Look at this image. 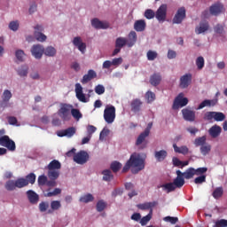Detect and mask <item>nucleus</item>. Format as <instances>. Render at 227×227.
Here are the masks:
<instances>
[{"label": "nucleus", "instance_id": "obj_6", "mask_svg": "<svg viewBox=\"0 0 227 227\" xmlns=\"http://www.w3.org/2000/svg\"><path fill=\"white\" fill-rule=\"evenodd\" d=\"M104 120L108 124L114 123V120H116V107L114 106L110 105L106 106L104 110Z\"/></svg>", "mask_w": 227, "mask_h": 227}, {"label": "nucleus", "instance_id": "obj_15", "mask_svg": "<svg viewBox=\"0 0 227 227\" xmlns=\"http://www.w3.org/2000/svg\"><path fill=\"white\" fill-rule=\"evenodd\" d=\"M176 174L177 176L174 179L173 184L176 186V189H182L185 185V179L182 175V171L176 170Z\"/></svg>", "mask_w": 227, "mask_h": 227}, {"label": "nucleus", "instance_id": "obj_37", "mask_svg": "<svg viewBox=\"0 0 227 227\" xmlns=\"http://www.w3.org/2000/svg\"><path fill=\"white\" fill-rule=\"evenodd\" d=\"M57 51L56 48L52 46H48L46 49L44 48L43 54L48 56L49 58H54L56 56Z\"/></svg>", "mask_w": 227, "mask_h": 227}, {"label": "nucleus", "instance_id": "obj_54", "mask_svg": "<svg viewBox=\"0 0 227 227\" xmlns=\"http://www.w3.org/2000/svg\"><path fill=\"white\" fill-rule=\"evenodd\" d=\"M226 118V115L221 112H215V117L214 120L215 121H223V120Z\"/></svg>", "mask_w": 227, "mask_h": 227}, {"label": "nucleus", "instance_id": "obj_4", "mask_svg": "<svg viewBox=\"0 0 227 227\" xmlns=\"http://www.w3.org/2000/svg\"><path fill=\"white\" fill-rule=\"evenodd\" d=\"M6 131L4 129H0V146H4L11 152H15V142L10 138V137L4 135Z\"/></svg>", "mask_w": 227, "mask_h": 227}, {"label": "nucleus", "instance_id": "obj_62", "mask_svg": "<svg viewBox=\"0 0 227 227\" xmlns=\"http://www.w3.org/2000/svg\"><path fill=\"white\" fill-rule=\"evenodd\" d=\"M15 56L18 61H20V62L24 61V56H25L24 51L22 50L16 51Z\"/></svg>", "mask_w": 227, "mask_h": 227}, {"label": "nucleus", "instance_id": "obj_43", "mask_svg": "<svg viewBox=\"0 0 227 227\" xmlns=\"http://www.w3.org/2000/svg\"><path fill=\"white\" fill-rule=\"evenodd\" d=\"M127 45V39L125 37H118L115 41V47L122 49Z\"/></svg>", "mask_w": 227, "mask_h": 227}, {"label": "nucleus", "instance_id": "obj_36", "mask_svg": "<svg viewBox=\"0 0 227 227\" xmlns=\"http://www.w3.org/2000/svg\"><path fill=\"white\" fill-rule=\"evenodd\" d=\"M103 175V180L105 182H111L114 178V176L113 175V172H111L110 169H106L102 171Z\"/></svg>", "mask_w": 227, "mask_h": 227}, {"label": "nucleus", "instance_id": "obj_19", "mask_svg": "<svg viewBox=\"0 0 227 227\" xmlns=\"http://www.w3.org/2000/svg\"><path fill=\"white\" fill-rule=\"evenodd\" d=\"M91 26L92 27H95V29H107L109 28V23L106 21H100V20L94 18L91 20Z\"/></svg>", "mask_w": 227, "mask_h": 227}, {"label": "nucleus", "instance_id": "obj_17", "mask_svg": "<svg viewBox=\"0 0 227 227\" xmlns=\"http://www.w3.org/2000/svg\"><path fill=\"white\" fill-rule=\"evenodd\" d=\"M192 82V74H186L180 78L179 87L182 90H185V88H189V85Z\"/></svg>", "mask_w": 227, "mask_h": 227}, {"label": "nucleus", "instance_id": "obj_13", "mask_svg": "<svg viewBox=\"0 0 227 227\" xmlns=\"http://www.w3.org/2000/svg\"><path fill=\"white\" fill-rule=\"evenodd\" d=\"M185 7H181L177 10L176 15L173 18V24H182L184 19L186 17Z\"/></svg>", "mask_w": 227, "mask_h": 227}, {"label": "nucleus", "instance_id": "obj_56", "mask_svg": "<svg viewBox=\"0 0 227 227\" xmlns=\"http://www.w3.org/2000/svg\"><path fill=\"white\" fill-rule=\"evenodd\" d=\"M196 65H197V68L199 70H201L203 67H205V59H203V57H199L196 59Z\"/></svg>", "mask_w": 227, "mask_h": 227}, {"label": "nucleus", "instance_id": "obj_9", "mask_svg": "<svg viewBox=\"0 0 227 227\" xmlns=\"http://www.w3.org/2000/svg\"><path fill=\"white\" fill-rule=\"evenodd\" d=\"M90 159V154L86 151H80L74 155V160L76 164H86Z\"/></svg>", "mask_w": 227, "mask_h": 227}, {"label": "nucleus", "instance_id": "obj_28", "mask_svg": "<svg viewBox=\"0 0 227 227\" xmlns=\"http://www.w3.org/2000/svg\"><path fill=\"white\" fill-rule=\"evenodd\" d=\"M143 106V102L140 99H133L130 103L131 112L132 113H139L141 111V107Z\"/></svg>", "mask_w": 227, "mask_h": 227}, {"label": "nucleus", "instance_id": "obj_60", "mask_svg": "<svg viewBox=\"0 0 227 227\" xmlns=\"http://www.w3.org/2000/svg\"><path fill=\"white\" fill-rule=\"evenodd\" d=\"M95 93H97V95H104V93H106V88L104 85H97L95 87Z\"/></svg>", "mask_w": 227, "mask_h": 227}, {"label": "nucleus", "instance_id": "obj_25", "mask_svg": "<svg viewBox=\"0 0 227 227\" xmlns=\"http://www.w3.org/2000/svg\"><path fill=\"white\" fill-rule=\"evenodd\" d=\"M97 77V73L93 69H90L87 74H84L81 82L82 84H88L90 81L95 79Z\"/></svg>", "mask_w": 227, "mask_h": 227}, {"label": "nucleus", "instance_id": "obj_35", "mask_svg": "<svg viewBox=\"0 0 227 227\" xmlns=\"http://www.w3.org/2000/svg\"><path fill=\"white\" fill-rule=\"evenodd\" d=\"M194 168H189L188 169L185 170V172H182V176L186 180H191V178H194Z\"/></svg>", "mask_w": 227, "mask_h": 227}, {"label": "nucleus", "instance_id": "obj_58", "mask_svg": "<svg viewBox=\"0 0 227 227\" xmlns=\"http://www.w3.org/2000/svg\"><path fill=\"white\" fill-rule=\"evenodd\" d=\"M39 210L40 212H47V210H49V202L42 201L39 204Z\"/></svg>", "mask_w": 227, "mask_h": 227}, {"label": "nucleus", "instance_id": "obj_59", "mask_svg": "<svg viewBox=\"0 0 227 227\" xmlns=\"http://www.w3.org/2000/svg\"><path fill=\"white\" fill-rule=\"evenodd\" d=\"M211 149L212 147L210 145H201L200 153H202V155H208V153H210Z\"/></svg>", "mask_w": 227, "mask_h": 227}, {"label": "nucleus", "instance_id": "obj_48", "mask_svg": "<svg viewBox=\"0 0 227 227\" xmlns=\"http://www.w3.org/2000/svg\"><path fill=\"white\" fill-rule=\"evenodd\" d=\"M12 91L5 90H4V93L2 95V100L3 102H10V99L12 98Z\"/></svg>", "mask_w": 227, "mask_h": 227}, {"label": "nucleus", "instance_id": "obj_44", "mask_svg": "<svg viewBox=\"0 0 227 227\" xmlns=\"http://www.w3.org/2000/svg\"><path fill=\"white\" fill-rule=\"evenodd\" d=\"M25 180L27 182V185H29V184L33 185V184L36 182V175H35V173H30L26 176Z\"/></svg>", "mask_w": 227, "mask_h": 227}, {"label": "nucleus", "instance_id": "obj_38", "mask_svg": "<svg viewBox=\"0 0 227 227\" xmlns=\"http://www.w3.org/2000/svg\"><path fill=\"white\" fill-rule=\"evenodd\" d=\"M29 72V67L27 66H21L18 68L17 74L20 77H27V74Z\"/></svg>", "mask_w": 227, "mask_h": 227}, {"label": "nucleus", "instance_id": "obj_55", "mask_svg": "<svg viewBox=\"0 0 227 227\" xmlns=\"http://www.w3.org/2000/svg\"><path fill=\"white\" fill-rule=\"evenodd\" d=\"M145 98L148 102V104L153 102V100H155V93L148 90L146 93H145Z\"/></svg>", "mask_w": 227, "mask_h": 227}, {"label": "nucleus", "instance_id": "obj_49", "mask_svg": "<svg viewBox=\"0 0 227 227\" xmlns=\"http://www.w3.org/2000/svg\"><path fill=\"white\" fill-rule=\"evenodd\" d=\"M106 207H107V203L104 200H98L96 206L98 212H104L106 210Z\"/></svg>", "mask_w": 227, "mask_h": 227}, {"label": "nucleus", "instance_id": "obj_8", "mask_svg": "<svg viewBox=\"0 0 227 227\" xmlns=\"http://www.w3.org/2000/svg\"><path fill=\"white\" fill-rule=\"evenodd\" d=\"M224 12H226V9H224V5L219 2L212 4L209 7V13L214 17H217L218 15H221V13H224Z\"/></svg>", "mask_w": 227, "mask_h": 227}, {"label": "nucleus", "instance_id": "obj_18", "mask_svg": "<svg viewBox=\"0 0 227 227\" xmlns=\"http://www.w3.org/2000/svg\"><path fill=\"white\" fill-rule=\"evenodd\" d=\"M182 114L184 120L185 121H194L196 120V112L189 109V108H184L182 110Z\"/></svg>", "mask_w": 227, "mask_h": 227}, {"label": "nucleus", "instance_id": "obj_42", "mask_svg": "<svg viewBox=\"0 0 227 227\" xmlns=\"http://www.w3.org/2000/svg\"><path fill=\"white\" fill-rule=\"evenodd\" d=\"M71 114L77 121H79L80 118H82V114H81V111H79L77 108H74V106L71 108Z\"/></svg>", "mask_w": 227, "mask_h": 227}, {"label": "nucleus", "instance_id": "obj_20", "mask_svg": "<svg viewBox=\"0 0 227 227\" xmlns=\"http://www.w3.org/2000/svg\"><path fill=\"white\" fill-rule=\"evenodd\" d=\"M75 93L76 98H78L80 102H83L84 104L88 102V100L86 99V94L82 93V86L81 85V83L75 84Z\"/></svg>", "mask_w": 227, "mask_h": 227}, {"label": "nucleus", "instance_id": "obj_51", "mask_svg": "<svg viewBox=\"0 0 227 227\" xmlns=\"http://www.w3.org/2000/svg\"><path fill=\"white\" fill-rule=\"evenodd\" d=\"M163 221H165V223H170V224H176V223H178V217H176V216H165L163 218Z\"/></svg>", "mask_w": 227, "mask_h": 227}, {"label": "nucleus", "instance_id": "obj_12", "mask_svg": "<svg viewBox=\"0 0 227 227\" xmlns=\"http://www.w3.org/2000/svg\"><path fill=\"white\" fill-rule=\"evenodd\" d=\"M168 13V5L162 4L159 7L154 17H156L159 22H164L166 20V15Z\"/></svg>", "mask_w": 227, "mask_h": 227}, {"label": "nucleus", "instance_id": "obj_7", "mask_svg": "<svg viewBox=\"0 0 227 227\" xmlns=\"http://www.w3.org/2000/svg\"><path fill=\"white\" fill-rule=\"evenodd\" d=\"M189 104V99L187 98H184V93L178 94V96L175 98L173 103V109H180V107H185Z\"/></svg>", "mask_w": 227, "mask_h": 227}, {"label": "nucleus", "instance_id": "obj_24", "mask_svg": "<svg viewBox=\"0 0 227 227\" xmlns=\"http://www.w3.org/2000/svg\"><path fill=\"white\" fill-rule=\"evenodd\" d=\"M136 42H137V34L136 31H130L128 35V39H126L128 47H134L136 45Z\"/></svg>", "mask_w": 227, "mask_h": 227}, {"label": "nucleus", "instance_id": "obj_21", "mask_svg": "<svg viewBox=\"0 0 227 227\" xmlns=\"http://www.w3.org/2000/svg\"><path fill=\"white\" fill-rule=\"evenodd\" d=\"M75 128L74 127H70L66 129H62L57 133V136L59 137H72L75 134Z\"/></svg>", "mask_w": 227, "mask_h": 227}, {"label": "nucleus", "instance_id": "obj_3", "mask_svg": "<svg viewBox=\"0 0 227 227\" xmlns=\"http://www.w3.org/2000/svg\"><path fill=\"white\" fill-rule=\"evenodd\" d=\"M27 187V181L24 177H20L17 180H9L5 184L7 191H15V189H22Z\"/></svg>", "mask_w": 227, "mask_h": 227}, {"label": "nucleus", "instance_id": "obj_30", "mask_svg": "<svg viewBox=\"0 0 227 227\" xmlns=\"http://www.w3.org/2000/svg\"><path fill=\"white\" fill-rule=\"evenodd\" d=\"M173 148L176 153H181L182 155H187V153H189V147H187V145L179 147L176 144H173Z\"/></svg>", "mask_w": 227, "mask_h": 227}, {"label": "nucleus", "instance_id": "obj_5", "mask_svg": "<svg viewBox=\"0 0 227 227\" xmlns=\"http://www.w3.org/2000/svg\"><path fill=\"white\" fill-rule=\"evenodd\" d=\"M72 105L62 104L58 111V116L61 118L63 121H70L72 120Z\"/></svg>", "mask_w": 227, "mask_h": 227}, {"label": "nucleus", "instance_id": "obj_46", "mask_svg": "<svg viewBox=\"0 0 227 227\" xmlns=\"http://www.w3.org/2000/svg\"><path fill=\"white\" fill-rule=\"evenodd\" d=\"M167 192H173L176 189L174 183H167L161 186Z\"/></svg>", "mask_w": 227, "mask_h": 227}, {"label": "nucleus", "instance_id": "obj_22", "mask_svg": "<svg viewBox=\"0 0 227 227\" xmlns=\"http://www.w3.org/2000/svg\"><path fill=\"white\" fill-rule=\"evenodd\" d=\"M73 44L77 47L78 51L82 52V54H84L86 52V43H82V40L81 37L76 36L73 40Z\"/></svg>", "mask_w": 227, "mask_h": 227}, {"label": "nucleus", "instance_id": "obj_45", "mask_svg": "<svg viewBox=\"0 0 227 227\" xmlns=\"http://www.w3.org/2000/svg\"><path fill=\"white\" fill-rule=\"evenodd\" d=\"M110 168L114 173H118V171L121 169V163H120L119 161H114L111 163Z\"/></svg>", "mask_w": 227, "mask_h": 227}, {"label": "nucleus", "instance_id": "obj_41", "mask_svg": "<svg viewBox=\"0 0 227 227\" xmlns=\"http://www.w3.org/2000/svg\"><path fill=\"white\" fill-rule=\"evenodd\" d=\"M51 189H48L46 191V193H44L45 198H52V196H58V194H61V189L55 188L53 192H49Z\"/></svg>", "mask_w": 227, "mask_h": 227}, {"label": "nucleus", "instance_id": "obj_33", "mask_svg": "<svg viewBox=\"0 0 227 227\" xmlns=\"http://www.w3.org/2000/svg\"><path fill=\"white\" fill-rule=\"evenodd\" d=\"M160 81H162L160 74H153L150 77V83L152 86H159V84H160Z\"/></svg>", "mask_w": 227, "mask_h": 227}, {"label": "nucleus", "instance_id": "obj_14", "mask_svg": "<svg viewBox=\"0 0 227 227\" xmlns=\"http://www.w3.org/2000/svg\"><path fill=\"white\" fill-rule=\"evenodd\" d=\"M159 205V202L153 201V202H145L142 204H137V207L139 210H150L149 214H153V207H157Z\"/></svg>", "mask_w": 227, "mask_h": 227}, {"label": "nucleus", "instance_id": "obj_31", "mask_svg": "<svg viewBox=\"0 0 227 227\" xmlns=\"http://www.w3.org/2000/svg\"><path fill=\"white\" fill-rule=\"evenodd\" d=\"M61 208V201L59 200H52L51 202V209L48 210V214H54V212L59 210Z\"/></svg>", "mask_w": 227, "mask_h": 227}, {"label": "nucleus", "instance_id": "obj_63", "mask_svg": "<svg viewBox=\"0 0 227 227\" xmlns=\"http://www.w3.org/2000/svg\"><path fill=\"white\" fill-rule=\"evenodd\" d=\"M121 63H123V59L121 57L112 59V67H120Z\"/></svg>", "mask_w": 227, "mask_h": 227}, {"label": "nucleus", "instance_id": "obj_27", "mask_svg": "<svg viewBox=\"0 0 227 227\" xmlns=\"http://www.w3.org/2000/svg\"><path fill=\"white\" fill-rule=\"evenodd\" d=\"M134 29L137 33H141L146 29V21L145 20H138L134 23Z\"/></svg>", "mask_w": 227, "mask_h": 227}, {"label": "nucleus", "instance_id": "obj_53", "mask_svg": "<svg viewBox=\"0 0 227 227\" xmlns=\"http://www.w3.org/2000/svg\"><path fill=\"white\" fill-rule=\"evenodd\" d=\"M207 171H208V168L207 167H202L196 169L194 168V172H195V175H197V176H201L205 175Z\"/></svg>", "mask_w": 227, "mask_h": 227}, {"label": "nucleus", "instance_id": "obj_23", "mask_svg": "<svg viewBox=\"0 0 227 227\" xmlns=\"http://www.w3.org/2000/svg\"><path fill=\"white\" fill-rule=\"evenodd\" d=\"M210 27V25L208 24V21L204 20L200 21L199 27H196L195 33L196 35H201V33H205L206 31H208Z\"/></svg>", "mask_w": 227, "mask_h": 227}, {"label": "nucleus", "instance_id": "obj_2", "mask_svg": "<svg viewBox=\"0 0 227 227\" xmlns=\"http://www.w3.org/2000/svg\"><path fill=\"white\" fill-rule=\"evenodd\" d=\"M48 178H59L61 163L58 160H51L47 166Z\"/></svg>", "mask_w": 227, "mask_h": 227}, {"label": "nucleus", "instance_id": "obj_47", "mask_svg": "<svg viewBox=\"0 0 227 227\" xmlns=\"http://www.w3.org/2000/svg\"><path fill=\"white\" fill-rule=\"evenodd\" d=\"M49 179L47 178V176L42 175L38 176L37 183L39 187H43V185H47V181Z\"/></svg>", "mask_w": 227, "mask_h": 227}, {"label": "nucleus", "instance_id": "obj_52", "mask_svg": "<svg viewBox=\"0 0 227 227\" xmlns=\"http://www.w3.org/2000/svg\"><path fill=\"white\" fill-rule=\"evenodd\" d=\"M152 215H153V214L149 213L147 215L141 218V220H140L141 226H146V224H148V223H150V220L152 219Z\"/></svg>", "mask_w": 227, "mask_h": 227}, {"label": "nucleus", "instance_id": "obj_61", "mask_svg": "<svg viewBox=\"0 0 227 227\" xmlns=\"http://www.w3.org/2000/svg\"><path fill=\"white\" fill-rule=\"evenodd\" d=\"M206 142H207V137H200L195 139L196 146H203L205 145Z\"/></svg>", "mask_w": 227, "mask_h": 227}, {"label": "nucleus", "instance_id": "obj_34", "mask_svg": "<svg viewBox=\"0 0 227 227\" xmlns=\"http://www.w3.org/2000/svg\"><path fill=\"white\" fill-rule=\"evenodd\" d=\"M209 134L212 137H219L221 134V127L215 125L209 129Z\"/></svg>", "mask_w": 227, "mask_h": 227}, {"label": "nucleus", "instance_id": "obj_39", "mask_svg": "<svg viewBox=\"0 0 227 227\" xmlns=\"http://www.w3.org/2000/svg\"><path fill=\"white\" fill-rule=\"evenodd\" d=\"M95 200V197H93V194L87 193L86 195H83L80 198L79 201L81 203H91Z\"/></svg>", "mask_w": 227, "mask_h": 227}, {"label": "nucleus", "instance_id": "obj_40", "mask_svg": "<svg viewBox=\"0 0 227 227\" xmlns=\"http://www.w3.org/2000/svg\"><path fill=\"white\" fill-rule=\"evenodd\" d=\"M223 193H224V190H223V187H217L213 192L212 196L213 198H215V200H219V198L223 197Z\"/></svg>", "mask_w": 227, "mask_h": 227}, {"label": "nucleus", "instance_id": "obj_32", "mask_svg": "<svg viewBox=\"0 0 227 227\" xmlns=\"http://www.w3.org/2000/svg\"><path fill=\"white\" fill-rule=\"evenodd\" d=\"M214 106H215V101L206 99L199 105V106L197 107V111L204 109V107H212Z\"/></svg>", "mask_w": 227, "mask_h": 227}, {"label": "nucleus", "instance_id": "obj_64", "mask_svg": "<svg viewBox=\"0 0 227 227\" xmlns=\"http://www.w3.org/2000/svg\"><path fill=\"white\" fill-rule=\"evenodd\" d=\"M9 28L11 31H18L19 30V21H11L9 24Z\"/></svg>", "mask_w": 227, "mask_h": 227}, {"label": "nucleus", "instance_id": "obj_50", "mask_svg": "<svg viewBox=\"0 0 227 227\" xmlns=\"http://www.w3.org/2000/svg\"><path fill=\"white\" fill-rule=\"evenodd\" d=\"M146 56H147L148 61H154V59H157L158 54H157V51H153L152 50H149L147 51Z\"/></svg>", "mask_w": 227, "mask_h": 227}, {"label": "nucleus", "instance_id": "obj_16", "mask_svg": "<svg viewBox=\"0 0 227 227\" xmlns=\"http://www.w3.org/2000/svg\"><path fill=\"white\" fill-rule=\"evenodd\" d=\"M42 31H43V27H42V25H37L35 27L34 36L37 42H45V40H47V35H43Z\"/></svg>", "mask_w": 227, "mask_h": 227}, {"label": "nucleus", "instance_id": "obj_57", "mask_svg": "<svg viewBox=\"0 0 227 227\" xmlns=\"http://www.w3.org/2000/svg\"><path fill=\"white\" fill-rule=\"evenodd\" d=\"M145 17L150 20L155 17V12L152 9H147L145 12Z\"/></svg>", "mask_w": 227, "mask_h": 227}, {"label": "nucleus", "instance_id": "obj_26", "mask_svg": "<svg viewBox=\"0 0 227 227\" xmlns=\"http://www.w3.org/2000/svg\"><path fill=\"white\" fill-rule=\"evenodd\" d=\"M27 196L29 202L32 205H36V203H38V201L40 200V196H38V194L36 192H35L33 190H28L27 192Z\"/></svg>", "mask_w": 227, "mask_h": 227}, {"label": "nucleus", "instance_id": "obj_10", "mask_svg": "<svg viewBox=\"0 0 227 227\" xmlns=\"http://www.w3.org/2000/svg\"><path fill=\"white\" fill-rule=\"evenodd\" d=\"M148 136L150 135L144 131L137 137L136 145L138 146L140 150H145L148 145V141H146V137H148Z\"/></svg>", "mask_w": 227, "mask_h": 227}, {"label": "nucleus", "instance_id": "obj_1", "mask_svg": "<svg viewBox=\"0 0 227 227\" xmlns=\"http://www.w3.org/2000/svg\"><path fill=\"white\" fill-rule=\"evenodd\" d=\"M129 160L132 168H134L132 169L134 175H137L138 171H143V168H145V157H143V154L135 153L130 155Z\"/></svg>", "mask_w": 227, "mask_h": 227}, {"label": "nucleus", "instance_id": "obj_29", "mask_svg": "<svg viewBox=\"0 0 227 227\" xmlns=\"http://www.w3.org/2000/svg\"><path fill=\"white\" fill-rule=\"evenodd\" d=\"M154 157L158 162H162L168 157V152L166 150L156 151L154 153Z\"/></svg>", "mask_w": 227, "mask_h": 227}, {"label": "nucleus", "instance_id": "obj_11", "mask_svg": "<svg viewBox=\"0 0 227 227\" xmlns=\"http://www.w3.org/2000/svg\"><path fill=\"white\" fill-rule=\"evenodd\" d=\"M32 56L35 58V59H42L43 56L44 48L41 44H34L30 50Z\"/></svg>", "mask_w": 227, "mask_h": 227}]
</instances>
